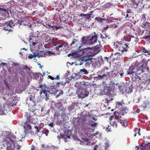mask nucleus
Masks as SVG:
<instances>
[{
	"mask_svg": "<svg viewBox=\"0 0 150 150\" xmlns=\"http://www.w3.org/2000/svg\"><path fill=\"white\" fill-rule=\"evenodd\" d=\"M48 125L51 127H52L54 126V123L53 122H51L50 123L48 124Z\"/></svg>",
	"mask_w": 150,
	"mask_h": 150,
	"instance_id": "nucleus-58",
	"label": "nucleus"
},
{
	"mask_svg": "<svg viewBox=\"0 0 150 150\" xmlns=\"http://www.w3.org/2000/svg\"><path fill=\"white\" fill-rule=\"evenodd\" d=\"M35 111V109L30 108L28 109L27 112H25V117L26 120L24 125V132L25 135L28 134L29 132L31 134L32 133V131H31V126L30 124L33 123L36 124L35 122H36V119L35 113L34 112Z\"/></svg>",
	"mask_w": 150,
	"mask_h": 150,
	"instance_id": "nucleus-1",
	"label": "nucleus"
},
{
	"mask_svg": "<svg viewBox=\"0 0 150 150\" xmlns=\"http://www.w3.org/2000/svg\"><path fill=\"white\" fill-rule=\"evenodd\" d=\"M14 67H15V68L18 69H16V70H18L20 68V65L18 64H15L14 65Z\"/></svg>",
	"mask_w": 150,
	"mask_h": 150,
	"instance_id": "nucleus-40",
	"label": "nucleus"
},
{
	"mask_svg": "<svg viewBox=\"0 0 150 150\" xmlns=\"http://www.w3.org/2000/svg\"><path fill=\"white\" fill-rule=\"evenodd\" d=\"M88 71L85 69L84 68L83 69H80L79 71L78 72V74L79 76H81V77L82 76V74H88Z\"/></svg>",
	"mask_w": 150,
	"mask_h": 150,
	"instance_id": "nucleus-22",
	"label": "nucleus"
},
{
	"mask_svg": "<svg viewBox=\"0 0 150 150\" xmlns=\"http://www.w3.org/2000/svg\"><path fill=\"white\" fill-rule=\"evenodd\" d=\"M64 116H66V114L64 112H63L61 113V117L62 118H63Z\"/></svg>",
	"mask_w": 150,
	"mask_h": 150,
	"instance_id": "nucleus-53",
	"label": "nucleus"
},
{
	"mask_svg": "<svg viewBox=\"0 0 150 150\" xmlns=\"http://www.w3.org/2000/svg\"><path fill=\"white\" fill-rule=\"evenodd\" d=\"M59 74L55 78V79H56L59 80L60 79Z\"/></svg>",
	"mask_w": 150,
	"mask_h": 150,
	"instance_id": "nucleus-63",
	"label": "nucleus"
},
{
	"mask_svg": "<svg viewBox=\"0 0 150 150\" xmlns=\"http://www.w3.org/2000/svg\"><path fill=\"white\" fill-rule=\"evenodd\" d=\"M108 27L107 26V27H104L103 30V31L104 32L105 30H106L108 28Z\"/></svg>",
	"mask_w": 150,
	"mask_h": 150,
	"instance_id": "nucleus-56",
	"label": "nucleus"
},
{
	"mask_svg": "<svg viewBox=\"0 0 150 150\" xmlns=\"http://www.w3.org/2000/svg\"><path fill=\"white\" fill-rule=\"evenodd\" d=\"M35 128L36 129V130L35 131V133H38L39 132V131L38 130V127L35 126Z\"/></svg>",
	"mask_w": 150,
	"mask_h": 150,
	"instance_id": "nucleus-51",
	"label": "nucleus"
},
{
	"mask_svg": "<svg viewBox=\"0 0 150 150\" xmlns=\"http://www.w3.org/2000/svg\"><path fill=\"white\" fill-rule=\"evenodd\" d=\"M30 35L31 37H33L34 38H35L38 35V33L35 32L31 33Z\"/></svg>",
	"mask_w": 150,
	"mask_h": 150,
	"instance_id": "nucleus-35",
	"label": "nucleus"
},
{
	"mask_svg": "<svg viewBox=\"0 0 150 150\" xmlns=\"http://www.w3.org/2000/svg\"><path fill=\"white\" fill-rule=\"evenodd\" d=\"M49 132V130L47 129H46L44 132L45 134V135L47 136L48 135V133Z\"/></svg>",
	"mask_w": 150,
	"mask_h": 150,
	"instance_id": "nucleus-52",
	"label": "nucleus"
},
{
	"mask_svg": "<svg viewBox=\"0 0 150 150\" xmlns=\"http://www.w3.org/2000/svg\"><path fill=\"white\" fill-rule=\"evenodd\" d=\"M29 43L30 45L35 46V38L33 37H30L29 38Z\"/></svg>",
	"mask_w": 150,
	"mask_h": 150,
	"instance_id": "nucleus-28",
	"label": "nucleus"
},
{
	"mask_svg": "<svg viewBox=\"0 0 150 150\" xmlns=\"http://www.w3.org/2000/svg\"><path fill=\"white\" fill-rule=\"evenodd\" d=\"M58 91H57L56 89L54 88H51L50 91L47 90V93H51L54 95L57 94V93H58Z\"/></svg>",
	"mask_w": 150,
	"mask_h": 150,
	"instance_id": "nucleus-23",
	"label": "nucleus"
},
{
	"mask_svg": "<svg viewBox=\"0 0 150 150\" xmlns=\"http://www.w3.org/2000/svg\"><path fill=\"white\" fill-rule=\"evenodd\" d=\"M7 10L5 8H0V13L2 14H4L6 13Z\"/></svg>",
	"mask_w": 150,
	"mask_h": 150,
	"instance_id": "nucleus-34",
	"label": "nucleus"
},
{
	"mask_svg": "<svg viewBox=\"0 0 150 150\" xmlns=\"http://www.w3.org/2000/svg\"><path fill=\"white\" fill-rule=\"evenodd\" d=\"M6 105L4 106L3 107H0V115H3L5 114V110H6L8 109H5Z\"/></svg>",
	"mask_w": 150,
	"mask_h": 150,
	"instance_id": "nucleus-27",
	"label": "nucleus"
},
{
	"mask_svg": "<svg viewBox=\"0 0 150 150\" xmlns=\"http://www.w3.org/2000/svg\"><path fill=\"white\" fill-rule=\"evenodd\" d=\"M110 120H111L110 122V124H111V126H113V127H114L117 128V127L118 124V123L117 119L114 121H113L112 120H111L110 119Z\"/></svg>",
	"mask_w": 150,
	"mask_h": 150,
	"instance_id": "nucleus-21",
	"label": "nucleus"
},
{
	"mask_svg": "<svg viewBox=\"0 0 150 150\" xmlns=\"http://www.w3.org/2000/svg\"><path fill=\"white\" fill-rule=\"evenodd\" d=\"M22 69L23 70H25L28 72L30 71V69L27 66L25 65H23L22 66Z\"/></svg>",
	"mask_w": 150,
	"mask_h": 150,
	"instance_id": "nucleus-33",
	"label": "nucleus"
},
{
	"mask_svg": "<svg viewBox=\"0 0 150 150\" xmlns=\"http://www.w3.org/2000/svg\"><path fill=\"white\" fill-rule=\"evenodd\" d=\"M40 87L41 88L40 90V93L41 94L43 93L45 95L46 98L49 97V95L47 94V90H46V86L45 84L43 85L41 84L40 85Z\"/></svg>",
	"mask_w": 150,
	"mask_h": 150,
	"instance_id": "nucleus-12",
	"label": "nucleus"
},
{
	"mask_svg": "<svg viewBox=\"0 0 150 150\" xmlns=\"http://www.w3.org/2000/svg\"><path fill=\"white\" fill-rule=\"evenodd\" d=\"M48 26L49 27V28H52L53 27H54V28H53V29H58L60 28V27H58L57 26H50V25H48Z\"/></svg>",
	"mask_w": 150,
	"mask_h": 150,
	"instance_id": "nucleus-46",
	"label": "nucleus"
},
{
	"mask_svg": "<svg viewBox=\"0 0 150 150\" xmlns=\"http://www.w3.org/2000/svg\"><path fill=\"white\" fill-rule=\"evenodd\" d=\"M43 39L45 42H47L50 41L51 40V38L50 36L48 35H45L43 38Z\"/></svg>",
	"mask_w": 150,
	"mask_h": 150,
	"instance_id": "nucleus-29",
	"label": "nucleus"
},
{
	"mask_svg": "<svg viewBox=\"0 0 150 150\" xmlns=\"http://www.w3.org/2000/svg\"><path fill=\"white\" fill-rule=\"evenodd\" d=\"M81 40V45L78 47L79 49H80L82 45L86 44L90 45L89 36H83Z\"/></svg>",
	"mask_w": 150,
	"mask_h": 150,
	"instance_id": "nucleus-13",
	"label": "nucleus"
},
{
	"mask_svg": "<svg viewBox=\"0 0 150 150\" xmlns=\"http://www.w3.org/2000/svg\"><path fill=\"white\" fill-rule=\"evenodd\" d=\"M89 92L86 89L83 88L79 89L77 90L76 94L78 95L79 97L83 98L88 96Z\"/></svg>",
	"mask_w": 150,
	"mask_h": 150,
	"instance_id": "nucleus-6",
	"label": "nucleus"
},
{
	"mask_svg": "<svg viewBox=\"0 0 150 150\" xmlns=\"http://www.w3.org/2000/svg\"><path fill=\"white\" fill-rule=\"evenodd\" d=\"M139 108L143 110L146 109H148L150 108V102H149V101L144 102L139 106Z\"/></svg>",
	"mask_w": 150,
	"mask_h": 150,
	"instance_id": "nucleus-15",
	"label": "nucleus"
},
{
	"mask_svg": "<svg viewBox=\"0 0 150 150\" xmlns=\"http://www.w3.org/2000/svg\"><path fill=\"white\" fill-rule=\"evenodd\" d=\"M98 125L97 123H94V124H91L90 126L91 127H96Z\"/></svg>",
	"mask_w": 150,
	"mask_h": 150,
	"instance_id": "nucleus-49",
	"label": "nucleus"
},
{
	"mask_svg": "<svg viewBox=\"0 0 150 150\" xmlns=\"http://www.w3.org/2000/svg\"><path fill=\"white\" fill-rule=\"evenodd\" d=\"M128 74H131L132 79L134 80H137L141 79L142 74H139L138 72H127Z\"/></svg>",
	"mask_w": 150,
	"mask_h": 150,
	"instance_id": "nucleus-10",
	"label": "nucleus"
},
{
	"mask_svg": "<svg viewBox=\"0 0 150 150\" xmlns=\"http://www.w3.org/2000/svg\"><path fill=\"white\" fill-rule=\"evenodd\" d=\"M140 51H142L143 53H147L148 54L150 55V50H147L144 47H142Z\"/></svg>",
	"mask_w": 150,
	"mask_h": 150,
	"instance_id": "nucleus-25",
	"label": "nucleus"
},
{
	"mask_svg": "<svg viewBox=\"0 0 150 150\" xmlns=\"http://www.w3.org/2000/svg\"><path fill=\"white\" fill-rule=\"evenodd\" d=\"M37 56V55L36 54H29L28 56V58L30 59H31L33 58H35Z\"/></svg>",
	"mask_w": 150,
	"mask_h": 150,
	"instance_id": "nucleus-37",
	"label": "nucleus"
},
{
	"mask_svg": "<svg viewBox=\"0 0 150 150\" xmlns=\"http://www.w3.org/2000/svg\"><path fill=\"white\" fill-rule=\"evenodd\" d=\"M34 97L32 95H30L28 98V99L27 100H31V101H35L34 100Z\"/></svg>",
	"mask_w": 150,
	"mask_h": 150,
	"instance_id": "nucleus-42",
	"label": "nucleus"
},
{
	"mask_svg": "<svg viewBox=\"0 0 150 150\" xmlns=\"http://www.w3.org/2000/svg\"><path fill=\"white\" fill-rule=\"evenodd\" d=\"M57 83L58 85L60 84L62 86H64L65 85V84H66V82H57Z\"/></svg>",
	"mask_w": 150,
	"mask_h": 150,
	"instance_id": "nucleus-48",
	"label": "nucleus"
},
{
	"mask_svg": "<svg viewBox=\"0 0 150 150\" xmlns=\"http://www.w3.org/2000/svg\"><path fill=\"white\" fill-rule=\"evenodd\" d=\"M48 77L50 79L52 80H54L55 79L54 78L50 75H49Z\"/></svg>",
	"mask_w": 150,
	"mask_h": 150,
	"instance_id": "nucleus-60",
	"label": "nucleus"
},
{
	"mask_svg": "<svg viewBox=\"0 0 150 150\" xmlns=\"http://www.w3.org/2000/svg\"><path fill=\"white\" fill-rule=\"evenodd\" d=\"M122 102H116V108L120 110L122 108V107L123 106Z\"/></svg>",
	"mask_w": 150,
	"mask_h": 150,
	"instance_id": "nucleus-26",
	"label": "nucleus"
},
{
	"mask_svg": "<svg viewBox=\"0 0 150 150\" xmlns=\"http://www.w3.org/2000/svg\"><path fill=\"white\" fill-rule=\"evenodd\" d=\"M128 46V45L125 42L121 44L118 43L117 44H114V47L115 48H118L119 51L122 52L127 51Z\"/></svg>",
	"mask_w": 150,
	"mask_h": 150,
	"instance_id": "nucleus-8",
	"label": "nucleus"
},
{
	"mask_svg": "<svg viewBox=\"0 0 150 150\" xmlns=\"http://www.w3.org/2000/svg\"><path fill=\"white\" fill-rule=\"evenodd\" d=\"M54 105L56 108L58 109L59 110L60 109H61L62 110V108L63 107V103L62 102H59L56 103Z\"/></svg>",
	"mask_w": 150,
	"mask_h": 150,
	"instance_id": "nucleus-19",
	"label": "nucleus"
},
{
	"mask_svg": "<svg viewBox=\"0 0 150 150\" xmlns=\"http://www.w3.org/2000/svg\"><path fill=\"white\" fill-rule=\"evenodd\" d=\"M16 141V137L11 134H9L7 136L6 139L4 140L3 143L4 145H5V144L11 145L12 144H14Z\"/></svg>",
	"mask_w": 150,
	"mask_h": 150,
	"instance_id": "nucleus-5",
	"label": "nucleus"
},
{
	"mask_svg": "<svg viewBox=\"0 0 150 150\" xmlns=\"http://www.w3.org/2000/svg\"><path fill=\"white\" fill-rule=\"evenodd\" d=\"M72 79H74V75L72 74V75L69 77L68 79L69 80H71Z\"/></svg>",
	"mask_w": 150,
	"mask_h": 150,
	"instance_id": "nucleus-59",
	"label": "nucleus"
},
{
	"mask_svg": "<svg viewBox=\"0 0 150 150\" xmlns=\"http://www.w3.org/2000/svg\"><path fill=\"white\" fill-rule=\"evenodd\" d=\"M149 68L143 62L140 63L137 62L133 63L130 66L127 72H138L139 74H142L147 72L149 70Z\"/></svg>",
	"mask_w": 150,
	"mask_h": 150,
	"instance_id": "nucleus-2",
	"label": "nucleus"
},
{
	"mask_svg": "<svg viewBox=\"0 0 150 150\" xmlns=\"http://www.w3.org/2000/svg\"><path fill=\"white\" fill-rule=\"evenodd\" d=\"M33 76L34 78L36 80L39 79V74L38 73H35L34 74Z\"/></svg>",
	"mask_w": 150,
	"mask_h": 150,
	"instance_id": "nucleus-38",
	"label": "nucleus"
},
{
	"mask_svg": "<svg viewBox=\"0 0 150 150\" xmlns=\"http://www.w3.org/2000/svg\"><path fill=\"white\" fill-rule=\"evenodd\" d=\"M106 145L105 146V148L106 149L108 148L109 147V144L107 142L105 143Z\"/></svg>",
	"mask_w": 150,
	"mask_h": 150,
	"instance_id": "nucleus-54",
	"label": "nucleus"
},
{
	"mask_svg": "<svg viewBox=\"0 0 150 150\" xmlns=\"http://www.w3.org/2000/svg\"><path fill=\"white\" fill-rule=\"evenodd\" d=\"M102 85L103 86H104V87H105V88H108L107 87V84H106V82H104L103 81L102 83Z\"/></svg>",
	"mask_w": 150,
	"mask_h": 150,
	"instance_id": "nucleus-50",
	"label": "nucleus"
},
{
	"mask_svg": "<svg viewBox=\"0 0 150 150\" xmlns=\"http://www.w3.org/2000/svg\"><path fill=\"white\" fill-rule=\"evenodd\" d=\"M150 77L148 75H146L142 77V84L139 85V87H142L143 85H145L149 83Z\"/></svg>",
	"mask_w": 150,
	"mask_h": 150,
	"instance_id": "nucleus-11",
	"label": "nucleus"
},
{
	"mask_svg": "<svg viewBox=\"0 0 150 150\" xmlns=\"http://www.w3.org/2000/svg\"><path fill=\"white\" fill-rule=\"evenodd\" d=\"M83 52L87 55L80 57L79 60H81L80 63V65L83 64L84 62L85 64H89V62L91 61L93 59L92 57L96 54V52H94L92 48L91 47H88L83 50Z\"/></svg>",
	"mask_w": 150,
	"mask_h": 150,
	"instance_id": "nucleus-3",
	"label": "nucleus"
},
{
	"mask_svg": "<svg viewBox=\"0 0 150 150\" xmlns=\"http://www.w3.org/2000/svg\"><path fill=\"white\" fill-rule=\"evenodd\" d=\"M74 75V79H77L79 78L81 76H79L78 73V74L74 73L73 74Z\"/></svg>",
	"mask_w": 150,
	"mask_h": 150,
	"instance_id": "nucleus-36",
	"label": "nucleus"
},
{
	"mask_svg": "<svg viewBox=\"0 0 150 150\" xmlns=\"http://www.w3.org/2000/svg\"><path fill=\"white\" fill-rule=\"evenodd\" d=\"M121 117H118V119H117L118 123H120V124H121L122 125L125 127L127 126V122H126V121L122 120L121 119Z\"/></svg>",
	"mask_w": 150,
	"mask_h": 150,
	"instance_id": "nucleus-18",
	"label": "nucleus"
},
{
	"mask_svg": "<svg viewBox=\"0 0 150 150\" xmlns=\"http://www.w3.org/2000/svg\"><path fill=\"white\" fill-rule=\"evenodd\" d=\"M106 75L104 74L103 75H99L98 76V79H102L104 76H106Z\"/></svg>",
	"mask_w": 150,
	"mask_h": 150,
	"instance_id": "nucleus-47",
	"label": "nucleus"
},
{
	"mask_svg": "<svg viewBox=\"0 0 150 150\" xmlns=\"http://www.w3.org/2000/svg\"><path fill=\"white\" fill-rule=\"evenodd\" d=\"M86 15V14H83V13H82V14H80V15H79V16H81V17H86V15Z\"/></svg>",
	"mask_w": 150,
	"mask_h": 150,
	"instance_id": "nucleus-57",
	"label": "nucleus"
},
{
	"mask_svg": "<svg viewBox=\"0 0 150 150\" xmlns=\"http://www.w3.org/2000/svg\"><path fill=\"white\" fill-rule=\"evenodd\" d=\"M27 103L30 106L33 107L35 105V101H31L29 100H27Z\"/></svg>",
	"mask_w": 150,
	"mask_h": 150,
	"instance_id": "nucleus-31",
	"label": "nucleus"
},
{
	"mask_svg": "<svg viewBox=\"0 0 150 150\" xmlns=\"http://www.w3.org/2000/svg\"><path fill=\"white\" fill-rule=\"evenodd\" d=\"M146 36H149V35H150V31H148L146 33Z\"/></svg>",
	"mask_w": 150,
	"mask_h": 150,
	"instance_id": "nucleus-64",
	"label": "nucleus"
},
{
	"mask_svg": "<svg viewBox=\"0 0 150 150\" xmlns=\"http://www.w3.org/2000/svg\"><path fill=\"white\" fill-rule=\"evenodd\" d=\"M131 86H127L126 87L123 86L122 87V88L123 90L122 92L123 93L126 92H127L128 93H129V92L131 93L133 91L132 85H131Z\"/></svg>",
	"mask_w": 150,
	"mask_h": 150,
	"instance_id": "nucleus-16",
	"label": "nucleus"
},
{
	"mask_svg": "<svg viewBox=\"0 0 150 150\" xmlns=\"http://www.w3.org/2000/svg\"><path fill=\"white\" fill-rule=\"evenodd\" d=\"M129 111V108L127 107L122 108L121 109H120L119 111L118 114V117H121L122 116L127 113Z\"/></svg>",
	"mask_w": 150,
	"mask_h": 150,
	"instance_id": "nucleus-14",
	"label": "nucleus"
},
{
	"mask_svg": "<svg viewBox=\"0 0 150 150\" xmlns=\"http://www.w3.org/2000/svg\"><path fill=\"white\" fill-rule=\"evenodd\" d=\"M99 90L100 91L99 94L101 95H106L107 97L105 99V100L107 101V102L112 100L113 99L111 98L112 97V94L111 93H112V88L110 87H108V88H105L103 87H100Z\"/></svg>",
	"mask_w": 150,
	"mask_h": 150,
	"instance_id": "nucleus-4",
	"label": "nucleus"
},
{
	"mask_svg": "<svg viewBox=\"0 0 150 150\" xmlns=\"http://www.w3.org/2000/svg\"><path fill=\"white\" fill-rule=\"evenodd\" d=\"M15 25V23L11 20L6 22L3 25V27L5 30L11 32L13 31L11 28H13Z\"/></svg>",
	"mask_w": 150,
	"mask_h": 150,
	"instance_id": "nucleus-7",
	"label": "nucleus"
},
{
	"mask_svg": "<svg viewBox=\"0 0 150 150\" xmlns=\"http://www.w3.org/2000/svg\"><path fill=\"white\" fill-rule=\"evenodd\" d=\"M51 53V52L50 51H49L47 52H45V53L43 55H40H40L42 57H43L44 56L45 57V54H46V55L47 54L48 55L50 56Z\"/></svg>",
	"mask_w": 150,
	"mask_h": 150,
	"instance_id": "nucleus-45",
	"label": "nucleus"
},
{
	"mask_svg": "<svg viewBox=\"0 0 150 150\" xmlns=\"http://www.w3.org/2000/svg\"><path fill=\"white\" fill-rule=\"evenodd\" d=\"M90 45L93 44L97 42L98 36L97 35L89 36Z\"/></svg>",
	"mask_w": 150,
	"mask_h": 150,
	"instance_id": "nucleus-17",
	"label": "nucleus"
},
{
	"mask_svg": "<svg viewBox=\"0 0 150 150\" xmlns=\"http://www.w3.org/2000/svg\"><path fill=\"white\" fill-rule=\"evenodd\" d=\"M5 144L7 146L6 148L7 150H13L11 147V145L9 144Z\"/></svg>",
	"mask_w": 150,
	"mask_h": 150,
	"instance_id": "nucleus-39",
	"label": "nucleus"
},
{
	"mask_svg": "<svg viewBox=\"0 0 150 150\" xmlns=\"http://www.w3.org/2000/svg\"><path fill=\"white\" fill-rule=\"evenodd\" d=\"M110 75L108 73V75L109 76H111L112 78L115 77L117 76H119L120 75L121 76H122L124 73L123 71L122 70H117L115 69H113Z\"/></svg>",
	"mask_w": 150,
	"mask_h": 150,
	"instance_id": "nucleus-9",
	"label": "nucleus"
},
{
	"mask_svg": "<svg viewBox=\"0 0 150 150\" xmlns=\"http://www.w3.org/2000/svg\"><path fill=\"white\" fill-rule=\"evenodd\" d=\"M63 46V45H58L57 47H56L55 48V50H56V51H59V48L62 47Z\"/></svg>",
	"mask_w": 150,
	"mask_h": 150,
	"instance_id": "nucleus-43",
	"label": "nucleus"
},
{
	"mask_svg": "<svg viewBox=\"0 0 150 150\" xmlns=\"http://www.w3.org/2000/svg\"><path fill=\"white\" fill-rule=\"evenodd\" d=\"M38 4L40 6H41L43 7L44 6L43 3H42L41 2H39Z\"/></svg>",
	"mask_w": 150,
	"mask_h": 150,
	"instance_id": "nucleus-62",
	"label": "nucleus"
},
{
	"mask_svg": "<svg viewBox=\"0 0 150 150\" xmlns=\"http://www.w3.org/2000/svg\"><path fill=\"white\" fill-rule=\"evenodd\" d=\"M17 23L20 25H27L28 23V20L23 19L21 21H18Z\"/></svg>",
	"mask_w": 150,
	"mask_h": 150,
	"instance_id": "nucleus-20",
	"label": "nucleus"
},
{
	"mask_svg": "<svg viewBox=\"0 0 150 150\" xmlns=\"http://www.w3.org/2000/svg\"><path fill=\"white\" fill-rule=\"evenodd\" d=\"M78 41L76 39H74L71 43L70 45V46L71 47H75L76 46L77 47V44L78 43Z\"/></svg>",
	"mask_w": 150,
	"mask_h": 150,
	"instance_id": "nucleus-24",
	"label": "nucleus"
},
{
	"mask_svg": "<svg viewBox=\"0 0 150 150\" xmlns=\"http://www.w3.org/2000/svg\"><path fill=\"white\" fill-rule=\"evenodd\" d=\"M95 20H97L98 22L99 23H102L104 21H105L106 20L104 18H101L100 17H96L95 18Z\"/></svg>",
	"mask_w": 150,
	"mask_h": 150,
	"instance_id": "nucleus-32",
	"label": "nucleus"
},
{
	"mask_svg": "<svg viewBox=\"0 0 150 150\" xmlns=\"http://www.w3.org/2000/svg\"><path fill=\"white\" fill-rule=\"evenodd\" d=\"M98 148V146L97 145H96L95 146L94 148V149L93 150H98L97 149Z\"/></svg>",
	"mask_w": 150,
	"mask_h": 150,
	"instance_id": "nucleus-61",
	"label": "nucleus"
},
{
	"mask_svg": "<svg viewBox=\"0 0 150 150\" xmlns=\"http://www.w3.org/2000/svg\"><path fill=\"white\" fill-rule=\"evenodd\" d=\"M58 93H57V95L56 96V98H57L59 96H60L61 95H62L63 94V92L62 91H58Z\"/></svg>",
	"mask_w": 150,
	"mask_h": 150,
	"instance_id": "nucleus-44",
	"label": "nucleus"
},
{
	"mask_svg": "<svg viewBox=\"0 0 150 150\" xmlns=\"http://www.w3.org/2000/svg\"><path fill=\"white\" fill-rule=\"evenodd\" d=\"M85 129H87V130H88V129H92L93 131L95 129L94 128V129H91V128L88 127H86L85 128Z\"/></svg>",
	"mask_w": 150,
	"mask_h": 150,
	"instance_id": "nucleus-55",
	"label": "nucleus"
},
{
	"mask_svg": "<svg viewBox=\"0 0 150 150\" xmlns=\"http://www.w3.org/2000/svg\"><path fill=\"white\" fill-rule=\"evenodd\" d=\"M14 148L16 149H18V150H20V149H21V147H20V146L18 144H16V145H14Z\"/></svg>",
	"mask_w": 150,
	"mask_h": 150,
	"instance_id": "nucleus-41",
	"label": "nucleus"
},
{
	"mask_svg": "<svg viewBox=\"0 0 150 150\" xmlns=\"http://www.w3.org/2000/svg\"><path fill=\"white\" fill-rule=\"evenodd\" d=\"M41 38V36H38V35L35 38V45L38 43L40 42Z\"/></svg>",
	"mask_w": 150,
	"mask_h": 150,
	"instance_id": "nucleus-30",
	"label": "nucleus"
}]
</instances>
